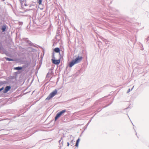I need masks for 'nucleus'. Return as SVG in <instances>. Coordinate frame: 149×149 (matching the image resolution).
<instances>
[{"label": "nucleus", "mask_w": 149, "mask_h": 149, "mask_svg": "<svg viewBox=\"0 0 149 149\" xmlns=\"http://www.w3.org/2000/svg\"><path fill=\"white\" fill-rule=\"evenodd\" d=\"M57 91L56 89L53 91L51 93L48 97L46 98V100H49L52 98L54 97L57 93Z\"/></svg>", "instance_id": "obj_1"}, {"label": "nucleus", "mask_w": 149, "mask_h": 149, "mask_svg": "<svg viewBox=\"0 0 149 149\" xmlns=\"http://www.w3.org/2000/svg\"><path fill=\"white\" fill-rule=\"evenodd\" d=\"M66 111L65 109H64L58 113L56 115L55 117V121H56Z\"/></svg>", "instance_id": "obj_2"}, {"label": "nucleus", "mask_w": 149, "mask_h": 149, "mask_svg": "<svg viewBox=\"0 0 149 149\" xmlns=\"http://www.w3.org/2000/svg\"><path fill=\"white\" fill-rule=\"evenodd\" d=\"M61 58L59 59L56 60L54 59H52V63L55 65H58L59 64L60 62Z\"/></svg>", "instance_id": "obj_3"}, {"label": "nucleus", "mask_w": 149, "mask_h": 149, "mask_svg": "<svg viewBox=\"0 0 149 149\" xmlns=\"http://www.w3.org/2000/svg\"><path fill=\"white\" fill-rule=\"evenodd\" d=\"M83 57L82 56H78L75 59H74L76 63H78L81 62L82 59Z\"/></svg>", "instance_id": "obj_4"}, {"label": "nucleus", "mask_w": 149, "mask_h": 149, "mask_svg": "<svg viewBox=\"0 0 149 149\" xmlns=\"http://www.w3.org/2000/svg\"><path fill=\"white\" fill-rule=\"evenodd\" d=\"M7 51L3 47H0V53L2 54H5L7 56H8L6 53Z\"/></svg>", "instance_id": "obj_5"}, {"label": "nucleus", "mask_w": 149, "mask_h": 149, "mask_svg": "<svg viewBox=\"0 0 149 149\" xmlns=\"http://www.w3.org/2000/svg\"><path fill=\"white\" fill-rule=\"evenodd\" d=\"M23 40L25 41L26 43L28 44L30 46H33V44L31 41L29 40L27 38L23 39Z\"/></svg>", "instance_id": "obj_6"}, {"label": "nucleus", "mask_w": 149, "mask_h": 149, "mask_svg": "<svg viewBox=\"0 0 149 149\" xmlns=\"http://www.w3.org/2000/svg\"><path fill=\"white\" fill-rule=\"evenodd\" d=\"M11 88V87L10 86H7L4 89L3 91L4 93H7Z\"/></svg>", "instance_id": "obj_7"}, {"label": "nucleus", "mask_w": 149, "mask_h": 149, "mask_svg": "<svg viewBox=\"0 0 149 149\" xmlns=\"http://www.w3.org/2000/svg\"><path fill=\"white\" fill-rule=\"evenodd\" d=\"M60 48L58 47H56L54 49V52L57 53H59V55L60 56H61V54L60 53Z\"/></svg>", "instance_id": "obj_8"}, {"label": "nucleus", "mask_w": 149, "mask_h": 149, "mask_svg": "<svg viewBox=\"0 0 149 149\" xmlns=\"http://www.w3.org/2000/svg\"><path fill=\"white\" fill-rule=\"evenodd\" d=\"M75 64H76V63L74 61V60H72L69 63V66L70 68H71Z\"/></svg>", "instance_id": "obj_9"}, {"label": "nucleus", "mask_w": 149, "mask_h": 149, "mask_svg": "<svg viewBox=\"0 0 149 149\" xmlns=\"http://www.w3.org/2000/svg\"><path fill=\"white\" fill-rule=\"evenodd\" d=\"M4 58L7 61H16V60L15 59H11L10 58H9L8 57H4Z\"/></svg>", "instance_id": "obj_10"}, {"label": "nucleus", "mask_w": 149, "mask_h": 149, "mask_svg": "<svg viewBox=\"0 0 149 149\" xmlns=\"http://www.w3.org/2000/svg\"><path fill=\"white\" fill-rule=\"evenodd\" d=\"M6 26L3 25L2 26L1 29L2 31V32H3L6 31Z\"/></svg>", "instance_id": "obj_11"}, {"label": "nucleus", "mask_w": 149, "mask_h": 149, "mask_svg": "<svg viewBox=\"0 0 149 149\" xmlns=\"http://www.w3.org/2000/svg\"><path fill=\"white\" fill-rule=\"evenodd\" d=\"M23 67H15L14 68V70H21L23 68Z\"/></svg>", "instance_id": "obj_12"}, {"label": "nucleus", "mask_w": 149, "mask_h": 149, "mask_svg": "<svg viewBox=\"0 0 149 149\" xmlns=\"http://www.w3.org/2000/svg\"><path fill=\"white\" fill-rule=\"evenodd\" d=\"M57 37H59V33L58 32L57 33H56L55 38L57 40H59V38H57Z\"/></svg>", "instance_id": "obj_13"}, {"label": "nucleus", "mask_w": 149, "mask_h": 149, "mask_svg": "<svg viewBox=\"0 0 149 149\" xmlns=\"http://www.w3.org/2000/svg\"><path fill=\"white\" fill-rule=\"evenodd\" d=\"M42 0H37V2L39 3V5L42 4Z\"/></svg>", "instance_id": "obj_14"}, {"label": "nucleus", "mask_w": 149, "mask_h": 149, "mask_svg": "<svg viewBox=\"0 0 149 149\" xmlns=\"http://www.w3.org/2000/svg\"><path fill=\"white\" fill-rule=\"evenodd\" d=\"M79 140H77L75 146H76L77 147H78V144L79 143Z\"/></svg>", "instance_id": "obj_15"}, {"label": "nucleus", "mask_w": 149, "mask_h": 149, "mask_svg": "<svg viewBox=\"0 0 149 149\" xmlns=\"http://www.w3.org/2000/svg\"><path fill=\"white\" fill-rule=\"evenodd\" d=\"M52 59H55V57L54 53V52H53L52 53Z\"/></svg>", "instance_id": "obj_16"}, {"label": "nucleus", "mask_w": 149, "mask_h": 149, "mask_svg": "<svg viewBox=\"0 0 149 149\" xmlns=\"http://www.w3.org/2000/svg\"><path fill=\"white\" fill-rule=\"evenodd\" d=\"M146 42H149V36L145 40Z\"/></svg>", "instance_id": "obj_17"}, {"label": "nucleus", "mask_w": 149, "mask_h": 149, "mask_svg": "<svg viewBox=\"0 0 149 149\" xmlns=\"http://www.w3.org/2000/svg\"><path fill=\"white\" fill-rule=\"evenodd\" d=\"M134 87V86H133V87L132 88L131 90H132V89H133V88ZM131 91V90L130 88L129 89H128V90H127V93H129Z\"/></svg>", "instance_id": "obj_18"}, {"label": "nucleus", "mask_w": 149, "mask_h": 149, "mask_svg": "<svg viewBox=\"0 0 149 149\" xmlns=\"http://www.w3.org/2000/svg\"><path fill=\"white\" fill-rule=\"evenodd\" d=\"M103 39L102 40H103L104 42H107V40L106 39H104V38H103Z\"/></svg>", "instance_id": "obj_19"}, {"label": "nucleus", "mask_w": 149, "mask_h": 149, "mask_svg": "<svg viewBox=\"0 0 149 149\" xmlns=\"http://www.w3.org/2000/svg\"><path fill=\"white\" fill-rule=\"evenodd\" d=\"M4 89V87H2V88H0V92H1V91L2 90H3Z\"/></svg>", "instance_id": "obj_20"}, {"label": "nucleus", "mask_w": 149, "mask_h": 149, "mask_svg": "<svg viewBox=\"0 0 149 149\" xmlns=\"http://www.w3.org/2000/svg\"><path fill=\"white\" fill-rule=\"evenodd\" d=\"M78 98V97H74V98H72L71 100H73L75 99H77V98Z\"/></svg>", "instance_id": "obj_21"}, {"label": "nucleus", "mask_w": 149, "mask_h": 149, "mask_svg": "<svg viewBox=\"0 0 149 149\" xmlns=\"http://www.w3.org/2000/svg\"><path fill=\"white\" fill-rule=\"evenodd\" d=\"M49 74V72H48V73L47 74V76H46V77H48V75Z\"/></svg>", "instance_id": "obj_22"}, {"label": "nucleus", "mask_w": 149, "mask_h": 149, "mask_svg": "<svg viewBox=\"0 0 149 149\" xmlns=\"http://www.w3.org/2000/svg\"><path fill=\"white\" fill-rule=\"evenodd\" d=\"M33 6V5H32V4H31V5H30V6H29V7H31L32 6Z\"/></svg>", "instance_id": "obj_23"}, {"label": "nucleus", "mask_w": 149, "mask_h": 149, "mask_svg": "<svg viewBox=\"0 0 149 149\" xmlns=\"http://www.w3.org/2000/svg\"><path fill=\"white\" fill-rule=\"evenodd\" d=\"M24 5H25V6H28V5L27 4H26V3H24Z\"/></svg>", "instance_id": "obj_24"}, {"label": "nucleus", "mask_w": 149, "mask_h": 149, "mask_svg": "<svg viewBox=\"0 0 149 149\" xmlns=\"http://www.w3.org/2000/svg\"><path fill=\"white\" fill-rule=\"evenodd\" d=\"M21 1H24V0H19Z\"/></svg>", "instance_id": "obj_25"}, {"label": "nucleus", "mask_w": 149, "mask_h": 149, "mask_svg": "<svg viewBox=\"0 0 149 149\" xmlns=\"http://www.w3.org/2000/svg\"><path fill=\"white\" fill-rule=\"evenodd\" d=\"M91 121V120H90V121H89V122H88V123L87 124V125H88V124H89L90 122Z\"/></svg>", "instance_id": "obj_26"}, {"label": "nucleus", "mask_w": 149, "mask_h": 149, "mask_svg": "<svg viewBox=\"0 0 149 149\" xmlns=\"http://www.w3.org/2000/svg\"><path fill=\"white\" fill-rule=\"evenodd\" d=\"M67 144H68V146H69V143H68Z\"/></svg>", "instance_id": "obj_27"}, {"label": "nucleus", "mask_w": 149, "mask_h": 149, "mask_svg": "<svg viewBox=\"0 0 149 149\" xmlns=\"http://www.w3.org/2000/svg\"><path fill=\"white\" fill-rule=\"evenodd\" d=\"M77 140H80V139L79 138Z\"/></svg>", "instance_id": "obj_28"}, {"label": "nucleus", "mask_w": 149, "mask_h": 149, "mask_svg": "<svg viewBox=\"0 0 149 149\" xmlns=\"http://www.w3.org/2000/svg\"><path fill=\"white\" fill-rule=\"evenodd\" d=\"M62 139V137H61V140Z\"/></svg>", "instance_id": "obj_29"}, {"label": "nucleus", "mask_w": 149, "mask_h": 149, "mask_svg": "<svg viewBox=\"0 0 149 149\" xmlns=\"http://www.w3.org/2000/svg\"><path fill=\"white\" fill-rule=\"evenodd\" d=\"M57 38H59L58 37H57ZM60 39V37H59V39Z\"/></svg>", "instance_id": "obj_30"}, {"label": "nucleus", "mask_w": 149, "mask_h": 149, "mask_svg": "<svg viewBox=\"0 0 149 149\" xmlns=\"http://www.w3.org/2000/svg\"><path fill=\"white\" fill-rule=\"evenodd\" d=\"M43 140H46V139H43Z\"/></svg>", "instance_id": "obj_31"}]
</instances>
